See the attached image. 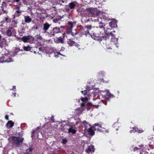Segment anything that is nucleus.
<instances>
[{"label":"nucleus","mask_w":154,"mask_h":154,"mask_svg":"<svg viewBox=\"0 0 154 154\" xmlns=\"http://www.w3.org/2000/svg\"><path fill=\"white\" fill-rule=\"evenodd\" d=\"M85 34L86 36H91L94 39L99 42L101 41L103 39L105 38L104 35L103 33L99 34L97 32L94 33L93 35H92L89 33V30H87L85 32Z\"/></svg>","instance_id":"f257e3e1"},{"label":"nucleus","mask_w":154,"mask_h":154,"mask_svg":"<svg viewBox=\"0 0 154 154\" xmlns=\"http://www.w3.org/2000/svg\"><path fill=\"white\" fill-rule=\"evenodd\" d=\"M97 21L99 23V26L96 27L97 31L96 32H97L99 34L103 33L104 35L105 38L103 39H106V38L105 34L103 33V31H105L104 27L105 26V24L104 23H103L102 21H101L100 20V19H97Z\"/></svg>","instance_id":"f03ea898"},{"label":"nucleus","mask_w":154,"mask_h":154,"mask_svg":"<svg viewBox=\"0 0 154 154\" xmlns=\"http://www.w3.org/2000/svg\"><path fill=\"white\" fill-rule=\"evenodd\" d=\"M10 139L11 140L13 143L16 145L17 146H19L22 144L24 139L23 138L17 137L15 136L12 137Z\"/></svg>","instance_id":"7ed1b4c3"},{"label":"nucleus","mask_w":154,"mask_h":154,"mask_svg":"<svg viewBox=\"0 0 154 154\" xmlns=\"http://www.w3.org/2000/svg\"><path fill=\"white\" fill-rule=\"evenodd\" d=\"M13 61L12 59L10 57L9 54H5L0 57V63L10 62Z\"/></svg>","instance_id":"20e7f679"},{"label":"nucleus","mask_w":154,"mask_h":154,"mask_svg":"<svg viewBox=\"0 0 154 154\" xmlns=\"http://www.w3.org/2000/svg\"><path fill=\"white\" fill-rule=\"evenodd\" d=\"M34 38L32 36L28 35L23 36L21 38V40L24 42H29L32 43L33 42Z\"/></svg>","instance_id":"39448f33"},{"label":"nucleus","mask_w":154,"mask_h":154,"mask_svg":"<svg viewBox=\"0 0 154 154\" xmlns=\"http://www.w3.org/2000/svg\"><path fill=\"white\" fill-rule=\"evenodd\" d=\"M96 16H99L100 19L104 20H109V18H108V15L104 13H102L101 12L97 11L96 14Z\"/></svg>","instance_id":"423d86ee"},{"label":"nucleus","mask_w":154,"mask_h":154,"mask_svg":"<svg viewBox=\"0 0 154 154\" xmlns=\"http://www.w3.org/2000/svg\"><path fill=\"white\" fill-rule=\"evenodd\" d=\"M81 107L75 110V113L78 115H80L82 113L83 111L85 110V107H84V103H81Z\"/></svg>","instance_id":"0eeeda50"},{"label":"nucleus","mask_w":154,"mask_h":154,"mask_svg":"<svg viewBox=\"0 0 154 154\" xmlns=\"http://www.w3.org/2000/svg\"><path fill=\"white\" fill-rule=\"evenodd\" d=\"M60 32V28L57 27L54 28L52 30L48 32V33L50 34V36H54L56 34H57Z\"/></svg>","instance_id":"6e6552de"},{"label":"nucleus","mask_w":154,"mask_h":154,"mask_svg":"<svg viewBox=\"0 0 154 154\" xmlns=\"http://www.w3.org/2000/svg\"><path fill=\"white\" fill-rule=\"evenodd\" d=\"M96 130H97L100 131V132H102V131L100 129H99V128L96 129L94 127H90L88 129V134L91 136H93L94 134V131H96Z\"/></svg>","instance_id":"1a4fd4ad"},{"label":"nucleus","mask_w":154,"mask_h":154,"mask_svg":"<svg viewBox=\"0 0 154 154\" xmlns=\"http://www.w3.org/2000/svg\"><path fill=\"white\" fill-rule=\"evenodd\" d=\"M8 43L6 40L4 38L0 39V47L1 48L8 46Z\"/></svg>","instance_id":"9d476101"},{"label":"nucleus","mask_w":154,"mask_h":154,"mask_svg":"<svg viewBox=\"0 0 154 154\" xmlns=\"http://www.w3.org/2000/svg\"><path fill=\"white\" fill-rule=\"evenodd\" d=\"M67 42V44L70 46H72L74 45L75 46L78 48L79 46V45L72 41L71 39H68Z\"/></svg>","instance_id":"9b49d317"},{"label":"nucleus","mask_w":154,"mask_h":154,"mask_svg":"<svg viewBox=\"0 0 154 154\" xmlns=\"http://www.w3.org/2000/svg\"><path fill=\"white\" fill-rule=\"evenodd\" d=\"M81 123V121L80 119H78L75 124H74V123L70 124V125H69V128L75 129L76 128V126H77L78 125H80Z\"/></svg>","instance_id":"f8f14e48"},{"label":"nucleus","mask_w":154,"mask_h":154,"mask_svg":"<svg viewBox=\"0 0 154 154\" xmlns=\"http://www.w3.org/2000/svg\"><path fill=\"white\" fill-rule=\"evenodd\" d=\"M130 133H135L137 132L138 133H141L143 132V131L141 129H138V128L136 127H135L132 128V129L130 131Z\"/></svg>","instance_id":"ddd939ff"},{"label":"nucleus","mask_w":154,"mask_h":154,"mask_svg":"<svg viewBox=\"0 0 154 154\" xmlns=\"http://www.w3.org/2000/svg\"><path fill=\"white\" fill-rule=\"evenodd\" d=\"M94 146L92 145H91L88 146V148L85 150V151L86 152L88 153L89 152H94Z\"/></svg>","instance_id":"4468645a"},{"label":"nucleus","mask_w":154,"mask_h":154,"mask_svg":"<svg viewBox=\"0 0 154 154\" xmlns=\"http://www.w3.org/2000/svg\"><path fill=\"white\" fill-rule=\"evenodd\" d=\"M90 90V88H89L88 86H87L86 88V90H85L84 91H82L81 93L85 95H87L88 96H89V91Z\"/></svg>","instance_id":"2eb2a0df"},{"label":"nucleus","mask_w":154,"mask_h":154,"mask_svg":"<svg viewBox=\"0 0 154 154\" xmlns=\"http://www.w3.org/2000/svg\"><path fill=\"white\" fill-rule=\"evenodd\" d=\"M43 26V29L44 31V33H45L47 31L49 28L50 26V25L46 23L44 24Z\"/></svg>","instance_id":"dca6fc26"},{"label":"nucleus","mask_w":154,"mask_h":154,"mask_svg":"<svg viewBox=\"0 0 154 154\" xmlns=\"http://www.w3.org/2000/svg\"><path fill=\"white\" fill-rule=\"evenodd\" d=\"M117 22L115 19H113L111 22L109 23V25L111 28L115 27L117 26Z\"/></svg>","instance_id":"f3484780"},{"label":"nucleus","mask_w":154,"mask_h":154,"mask_svg":"<svg viewBox=\"0 0 154 154\" xmlns=\"http://www.w3.org/2000/svg\"><path fill=\"white\" fill-rule=\"evenodd\" d=\"M24 19L25 22L27 23H29L32 20L31 18L28 16H25Z\"/></svg>","instance_id":"a211bd4d"},{"label":"nucleus","mask_w":154,"mask_h":154,"mask_svg":"<svg viewBox=\"0 0 154 154\" xmlns=\"http://www.w3.org/2000/svg\"><path fill=\"white\" fill-rule=\"evenodd\" d=\"M14 125V122L12 121H9L6 124V125L8 128L12 127Z\"/></svg>","instance_id":"6ab92c4d"},{"label":"nucleus","mask_w":154,"mask_h":154,"mask_svg":"<svg viewBox=\"0 0 154 154\" xmlns=\"http://www.w3.org/2000/svg\"><path fill=\"white\" fill-rule=\"evenodd\" d=\"M75 3V2H72L69 3L68 4V6L70 9H72L74 8L76 6Z\"/></svg>","instance_id":"aec40b11"},{"label":"nucleus","mask_w":154,"mask_h":154,"mask_svg":"<svg viewBox=\"0 0 154 154\" xmlns=\"http://www.w3.org/2000/svg\"><path fill=\"white\" fill-rule=\"evenodd\" d=\"M118 39L116 38H113L112 39V42H113L114 44L115 45L116 47H118L117 44H118Z\"/></svg>","instance_id":"412c9836"},{"label":"nucleus","mask_w":154,"mask_h":154,"mask_svg":"<svg viewBox=\"0 0 154 154\" xmlns=\"http://www.w3.org/2000/svg\"><path fill=\"white\" fill-rule=\"evenodd\" d=\"M82 123L84 124V125L85 128V129L86 130L87 129V128H88V127H90V126L88 123L86 122L85 121H84L82 122Z\"/></svg>","instance_id":"4be33fe9"},{"label":"nucleus","mask_w":154,"mask_h":154,"mask_svg":"<svg viewBox=\"0 0 154 154\" xmlns=\"http://www.w3.org/2000/svg\"><path fill=\"white\" fill-rule=\"evenodd\" d=\"M33 150L32 148L30 147L27 149L26 150V153L25 154H32V151Z\"/></svg>","instance_id":"5701e85b"},{"label":"nucleus","mask_w":154,"mask_h":154,"mask_svg":"<svg viewBox=\"0 0 154 154\" xmlns=\"http://www.w3.org/2000/svg\"><path fill=\"white\" fill-rule=\"evenodd\" d=\"M48 51L47 52L49 54H51L53 52H54L55 49L54 48H48Z\"/></svg>","instance_id":"b1692460"},{"label":"nucleus","mask_w":154,"mask_h":154,"mask_svg":"<svg viewBox=\"0 0 154 154\" xmlns=\"http://www.w3.org/2000/svg\"><path fill=\"white\" fill-rule=\"evenodd\" d=\"M76 131L75 129L72 128H69L68 129V132L69 133H72V134H75Z\"/></svg>","instance_id":"393cba45"},{"label":"nucleus","mask_w":154,"mask_h":154,"mask_svg":"<svg viewBox=\"0 0 154 154\" xmlns=\"http://www.w3.org/2000/svg\"><path fill=\"white\" fill-rule=\"evenodd\" d=\"M6 35L8 36H11L12 35V32L11 30L9 29H8L6 32Z\"/></svg>","instance_id":"a878e982"},{"label":"nucleus","mask_w":154,"mask_h":154,"mask_svg":"<svg viewBox=\"0 0 154 154\" xmlns=\"http://www.w3.org/2000/svg\"><path fill=\"white\" fill-rule=\"evenodd\" d=\"M88 99L87 97H86L85 98H81V100L82 102V103H84V107H85V103L86 101L88 100Z\"/></svg>","instance_id":"bb28decb"},{"label":"nucleus","mask_w":154,"mask_h":154,"mask_svg":"<svg viewBox=\"0 0 154 154\" xmlns=\"http://www.w3.org/2000/svg\"><path fill=\"white\" fill-rule=\"evenodd\" d=\"M31 48H30L29 46H24L23 47V48L24 50L25 51H29L31 49Z\"/></svg>","instance_id":"cd10ccee"},{"label":"nucleus","mask_w":154,"mask_h":154,"mask_svg":"<svg viewBox=\"0 0 154 154\" xmlns=\"http://www.w3.org/2000/svg\"><path fill=\"white\" fill-rule=\"evenodd\" d=\"M54 57H58V55H60L63 56H65V55H63L61 54L60 52H54Z\"/></svg>","instance_id":"c85d7f7f"},{"label":"nucleus","mask_w":154,"mask_h":154,"mask_svg":"<svg viewBox=\"0 0 154 154\" xmlns=\"http://www.w3.org/2000/svg\"><path fill=\"white\" fill-rule=\"evenodd\" d=\"M47 126V127L48 126H49V127H51V124L50 122H48L44 125H43V127H45Z\"/></svg>","instance_id":"c756f323"},{"label":"nucleus","mask_w":154,"mask_h":154,"mask_svg":"<svg viewBox=\"0 0 154 154\" xmlns=\"http://www.w3.org/2000/svg\"><path fill=\"white\" fill-rule=\"evenodd\" d=\"M57 40L59 42H60L61 43H63V42L62 38L61 37H59L58 38Z\"/></svg>","instance_id":"7c9ffc66"},{"label":"nucleus","mask_w":154,"mask_h":154,"mask_svg":"<svg viewBox=\"0 0 154 154\" xmlns=\"http://www.w3.org/2000/svg\"><path fill=\"white\" fill-rule=\"evenodd\" d=\"M106 91L107 93L106 94V95L107 96H108L109 97H111L112 96V95L111 93L109 92V90H107Z\"/></svg>","instance_id":"2f4dec72"},{"label":"nucleus","mask_w":154,"mask_h":154,"mask_svg":"<svg viewBox=\"0 0 154 154\" xmlns=\"http://www.w3.org/2000/svg\"><path fill=\"white\" fill-rule=\"evenodd\" d=\"M89 13L93 16H94L96 15L95 14H94V12L92 10H90L89 11Z\"/></svg>","instance_id":"473e14b6"},{"label":"nucleus","mask_w":154,"mask_h":154,"mask_svg":"<svg viewBox=\"0 0 154 154\" xmlns=\"http://www.w3.org/2000/svg\"><path fill=\"white\" fill-rule=\"evenodd\" d=\"M85 28L88 29H91L92 27L91 26H85Z\"/></svg>","instance_id":"72a5a7b5"},{"label":"nucleus","mask_w":154,"mask_h":154,"mask_svg":"<svg viewBox=\"0 0 154 154\" xmlns=\"http://www.w3.org/2000/svg\"><path fill=\"white\" fill-rule=\"evenodd\" d=\"M67 142V140L66 139H63L62 140V143H63V144H65Z\"/></svg>","instance_id":"f704fd0d"},{"label":"nucleus","mask_w":154,"mask_h":154,"mask_svg":"<svg viewBox=\"0 0 154 154\" xmlns=\"http://www.w3.org/2000/svg\"><path fill=\"white\" fill-rule=\"evenodd\" d=\"M5 21L7 22V23H8L9 22V19H8V17H5Z\"/></svg>","instance_id":"c9c22d12"},{"label":"nucleus","mask_w":154,"mask_h":154,"mask_svg":"<svg viewBox=\"0 0 154 154\" xmlns=\"http://www.w3.org/2000/svg\"><path fill=\"white\" fill-rule=\"evenodd\" d=\"M37 38L40 40H41L42 38L40 35H38L37 36Z\"/></svg>","instance_id":"e433bc0d"},{"label":"nucleus","mask_w":154,"mask_h":154,"mask_svg":"<svg viewBox=\"0 0 154 154\" xmlns=\"http://www.w3.org/2000/svg\"><path fill=\"white\" fill-rule=\"evenodd\" d=\"M148 153L146 152L145 151H142L141 152H140V154H146Z\"/></svg>","instance_id":"4c0bfd02"},{"label":"nucleus","mask_w":154,"mask_h":154,"mask_svg":"<svg viewBox=\"0 0 154 154\" xmlns=\"http://www.w3.org/2000/svg\"><path fill=\"white\" fill-rule=\"evenodd\" d=\"M133 150L134 151H135L136 150H137L138 149V148L137 147H134L133 149Z\"/></svg>","instance_id":"58836bf2"},{"label":"nucleus","mask_w":154,"mask_h":154,"mask_svg":"<svg viewBox=\"0 0 154 154\" xmlns=\"http://www.w3.org/2000/svg\"><path fill=\"white\" fill-rule=\"evenodd\" d=\"M65 2V0H59V2L62 3H64Z\"/></svg>","instance_id":"ea45409f"},{"label":"nucleus","mask_w":154,"mask_h":154,"mask_svg":"<svg viewBox=\"0 0 154 154\" xmlns=\"http://www.w3.org/2000/svg\"><path fill=\"white\" fill-rule=\"evenodd\" d=\"M5 118L7 120H8L9 119H8V116L7 115H6L5 116Z\"/></svg>","instance_id":"a19ab883"},{"label":"nucleus","mask_w":154,"mask_h":154,"mask_svg":"<svg viewBox=\"0 0 154 154\" xmlns=\"http://www.w3.org/2000/svg\"><path fill=\"white\" fill-rule=\"evenodd\" d=\"M70 27V29H71V28H72L73 27L72 24V23H69Z\"/></svg>","instance_id":"79ce46f5"},{"label":"nucleus","mask_w":154,"mask_h":154,"mask_svg":"<svg viewBox=\"0 0 154 154\" xmlns=\"http://www.w3.org/2000/svg\"><path fill=\"white\" fill-rule=\"evenodd\" d=\"M16 38L17 39V40H21V38L19 37H16Z\"/></svg>","instance_id":"37998d69"},{"label":"nucleus","mask_w":154,"mask_h":154,"mask_svg":"<svg viewBox=\"0 0 154 154\" xmlns=\"http://www.w3.org/2000/svg\"><path fill=\"white\" fill-rule=\"evenodd\" d=\"M97 126H99V124L97 123H95L94 125V127H96Z\"/></svg>","instance_id":"c03bdc74"},{"label":"nucleus","mask_w":154,"mask_h":154,"mask_svg":"<svg viewBox=\"0 0 154 154\" xmlns=\"http://www.w3.org/2000/svg\"><path fill=\"white\" fill-rule=\"evenodd\" d=\"M87 105L88 106H90L91 105V104L90 103H88L87 104Z\"/></svg>","instance_id":"a18cd8bd"},{"label":"nucleus","mask_w":154,"mask_h":154,"mask_svg":"<svg viewBox=\"0 0 154 154\" xmlns=\"http://www.w3.org/2000/svg\"><path fill=\"white\" fill-rule=\"evenodd\" d=\"M42 49H43V48H42V47H40L39 48V50L41 51H42Z\"/></svg>","instance_id":"49530a36"},{"label":"nucleus","mask_w":154,"mask_h":154,"mask_svg":"<svg viewBox=\"0 0 154 154\" xmlns=\"http://www.w3.org/2000/svg\"><path fill=\"white\" fill-rule=\"evenodd\" d=\"M13 94V96H14V97H16V93H14Z\"/></svg>","instance_id":"de8ad7c7"},{"label":"nucleus","mask_w":154,"mask_h":154,"mask_svg":"<svg viewBox=\"0 0 154 154\" xmlns=\"http://www.w3.org/2000/svg\"><path fill=\"white\" fill-rule=\"evenodd\" d=\"M39 129V127H37L36 128V131H37Z\"/></svg>","instance_id":"09e8293b"},{"label":"nucleus","mask_w":154,"mask_h":154,"mask_svg":"<svg viewBox=\"0 0 154 154\" xmlns=\"http://www.w3.org/2000/svg\"><path fill=\"white\" fill-rule=\"evenodd\" d=\"M20 0H15L16 2H18L20 1Z\"/></svg>","instance_id":"8fccbe9b"},{"label":"nucleus","mask_w":154,"mask_h":154,"mask_svg":"<svg viewBox=\"0 0 154 154\" xmlns=\"http://www.w3.org/2000/svg\"><path fill=\"white\" fill-rule=\"evenodd\" d=\"M110 34L111 36H112L113 35L112 33V32H110Z\"/></svg>","instance_id":"3c124183"},{"label":"nucleus","mask_w":154,"mask_h":154,"mask_svg":"<svg viewBox=\"0 0 154 154\" xmlns=\"http://www.w3.org/2000/svg\"><path fill=\"white\" fill-rule=\"evenodd\" d=\"M66 11H68L69 10V8L68 9L67 8H66Z\"/></svg>","instance_id":"603ef678"},{"label":"nucleus","mask_w":154,"mask_h":154,"mask_svg":"<svg viewBox=\"0 0 154 154\" xmlns=\"http://www.w3.org/2000/svg\"><path fill=\"white\" fill-rule=\"evenodd\" d=\"M14 88L15 89V86H13Z\"/></svg>","instance_id":"864d4df0"},{"label":"nucleus","mask_w":154,"mask_h":154,"mask_svg":"<svg viewBox=\"0 0 154 154\" xmlns=\"http://www.w3.org/2000/svg\"><path fill=\"white\" fill-rule=\"evenodd\" d=\"M16 12L18 13H19V11H17Z\"/></svg>","instance_id":"5fc2aeb1"},{"label":"nucleus","mask_w":154,"mask_h":154,"mask_svg":"<svg viewBox=\"0 0 154 154\" xmlns=\"http://www.w3.org/2000/svg\"><path fill=\"white\" fill-rule=\"evenodd\" d=\"M2 36L1 35H0V39H1L2 38Z\"/></svg>","instance_id":"6e6d98bb"},{"label":"nucleus","mask_w":154,"mask_h":154,"mask_svg":"<svg viewBox=\"0 0 154 154\" xmlns=\"http://www.w3.org/2000/svg\"><path fill=\"white\" fill-rule=\"evenodd\" d=\"M71 35H72V36H73L74 35H73V33H72V32L71 33Z\"/></svg>","instance_id":"4d7b16f0"},{"label":"nucleus","mask_w":154,"mask_h":154,"mask_svg":"<svg viewBox=\"0 0 154 154\" xmlns=\"http://www.w3.org/2000/svg\"><path fill=\"white\" fill-rule=\"evenodd\" d=\"M34 131H32V134H34Z\"/></svg>","instance_id":"13d9d810"},{"label":"nucleus","mask_w":154,"mask_h":154,"mask_svg":"<svg viewBox=\"0 0 154 154\" xmlns=\"http://www.w3.org/2000/svg\"><path fill=\"white\" fill-rule=\"evenodd\" d=\"M100 128H102L101 126L100 125Z\"/></svg>","instance_id":"bf43d9fd"},{"label":"nucleus","mask_w":154,"mask_h":154,"mask_svg":"<svg viewBox=\"0 0 154 154\" xmlns=\"http://www.w3.org/2000/svg\"><path fill=\"white\" fill-rule=\"evenodd\" d=\"M34 53L35 54H36V51H34Z\"/></svg>","instance_id":"052dcab7"},{"label":"nucleus","mask_w":154,"mask_h":154,"mask_svg":"<svg viewBox=\"0 0 154 154\" xmlns=\"http://www.w3.org/2000/svg\"><path fill=\"white\" fill-rule=\"evenodd\" d=\"M54 22H55V20H54Z\"/></svg>","instance_id":"680f3d73"},{"label":"nucleus","mask_w":154,"mask_h":154,"mask_svg":"<svg viewBox=\"0 0 154 154\" xmlns=\"http://www.w3.org/2000/svg\"><path fill=\"white\" fill-rule=\"evenodd\" d=\"M89 108H87V110H89Z\"/></svg>","instance_id":"e2e57ef3"},{"label":"nucleus","mask_w":154,"mask_h":154,"mask_svg":"<svg viewBox=\"0 0 154 154\" xmlns=\"http://www.w3.org/2000/svg\"><path fill=\"white\" fill-rule=\"evenodd\" d=\"M15 16H14V17L13 18L14 19L15 18Z\"/></svg>","instance_id":"0e129e2a"},{"label":"nucleus","mask_w":154,"mask_h":154,"mask_svg":"<svg viewBox=\"0 0 154 154\" xmlns=\"http://www.w3.org/2000/svg\"><path fill=\"white\" fill-rule=\"evenodd\" d=\"M10 90H13V89H11Z\"/></svg>","instance_id":"69168bd1"},{"label":"nucleus","mask_w":154,"mask_h":154,"mask_svg":"<svg viewBox=\"0 0 154 154\" xmlns=\"http://www.w3.org/2000/svg\"><path fill=\"white\" fill-rule=\"evenodd\" d=\"M103 75H104V74H103L102 75V76H103Z\"/></svg>","instance_id":"338daca9"},{"label":"nucleus","mask_w":154,"mask_h":154,"mask_svg":"<svg viewBox=\"0 0 154 154\" xmlns=\"http://www.w3.org/2000/svg\"><path fill=\"white\" fill-rule=\"evenodd\" d=\"M14 36L16 37V35H14Z\"/></svg>","instance_id":"774afa93"}]
</instances>
